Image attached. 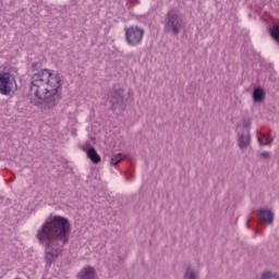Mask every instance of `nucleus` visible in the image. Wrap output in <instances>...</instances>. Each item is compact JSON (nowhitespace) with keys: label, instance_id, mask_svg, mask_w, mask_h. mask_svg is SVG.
<instances>
[{"label":"nucleus","instance_id":"obj_1","mask_svg":"<svg viewBox=\"0 0 279 279\" xmlns=\"http://www.w3.org/2000/svg\"><path fill=\"white\" fill-rule=\"evenodd\" d=\"M36 239L45 247L46 267H51L71 239V221L60 215H50L37 230Z\"/></svg>","mask_w":279,"mask_h":279},{"label":"nucleus","instance_id":"obj_2","mask_svg":"<svg viewBox=\"0 0 279 279\" xmlns=\"http://www.w3.org/2000/svg\"><path fill=\"white\" fill-rule=\"evenodd\" d=\"M60 90H62V78L56 71L44 69L32 76V102L41 110H51L58 106Z\"/></svg>","mask_w":279,"mask_h":279},{"label":"nucleus","instance_id":"obj_3","mask_svg":"<svg viewBox=\"0 0 279 279\" xmlns=\"http://www.w3.org/2000/svg\"><path fill=\"white\" fill-rule=\"evenodd\" d=\"M274 219L275 215L271 209L259 208L253 211V216H251L246 222V228H252L254 226V230L258 234V226H263V223L271 226V223H274Z\"/></svg>","mask_w":279,"mask_h":279},{"label":"nucleus","instance_id":"obj_4","mask_svg":"<svg viewBox=\"0 0 279 279\" xmlns=\"http://www.w3.org/2000/svg\"><path fill=\"white\" fill-rule=\"evenodd\" d=\"M163 24L165 32L174 34L175 36L184 29V20H182V16L178 14L175 10L168 11L163 20Z\"/></svg>","mask_w":279,"mask_h":279},{"label":"nucleus","instance_id":"obj_5","mask_svg":"<svg viewBox=\"0 0 279 279\" xmlns=\"http://www.w3.org/2000/svg\"><path fill=\"white\" fill-rule=\"evenodd\" d=\"M125 40L131 47H138L143 43L145 36V28L136 25L124 28Z\"/></svg>","mask_w":279,"mask_h":279},{"label":"nucleus","instance_id":"obj_6","mask_svg":"<svg viewBox=\"0 0 279 279\" xmlns=\"http://www.w3.org/2000/svg\"><path fill=\"white\" fill-rule=\"evenodd\" d=\"M16 90V78L10 72L0 73V95L8 97Z\"/></svg>","mask_w":279,"mask_h":279},{"label":"nucleus","instance_id":"obj_7","mask_svg":"<svg viewBox=\"0 0 279 279\" xmlns=\"http://www.w3.org/2000/svg\"><path fill=\"white\" fill-rule=\"evenodd\" d=\"M109 99L113 110H117V108H123V88L114 86L113 90L110 93Z\"/></svg>","mask_w":279,"mask_h":279},{"label":"nucleus","instance_id":"obj_8","mask_svg":"<svg viewBox=\"0 0 279 279\" xmlns=\"http://www.w3.org/2000/svg\"><path fill=\"white\" fill-rule=\"evenodd\" d=\"M77 279H97V270L93 266H85L76 275Z\"/></svg>","mask_w":279,"mask_h":279},{"label":"nucleus","instance_id":"obj_9","mask_svg":"<svg viewBox=\"0 0 279 279\" xmlns=\"http://www.w3.org/2000/svg\"><path fill=\"white\" fill-rule=\"evenodd\" d=\"M251 141L250 132L245 131L243 133H239L238 145L240 149H247V147H250Z\"/></svg>","mask_w":279,"mask_h":279},{"label":"nucleus","instance_id":"obj_10","mask_svg":"<svg viewBox=\"0 0 279 279\" xmlns=\"http://www.w3.org/2000/svg\"><path fill=\"white\" fill-rule=\"evenodd\" d=\"M87 157L94 165H99V162H101V157L97 154V150L94 147L87 150Z\"/></svg>","mask_w":279,"mask_h":279},{"label":"nucleus","instance_id":"obj_11","mask_svg":"<svg viewBox=\"0 0 279 279\" xmlns=\"http://www.w3.org/2000/svg\"><path fill=\"white\" fill-rule=\"evenodd\" d=\"M183 279H199V274L195 271L193 267L187 266L184 271Z\"/></svg>","mask_w":279,"mask_h":279},{"label":"nucleus","instance_id":"obj_12","mask_svg":"<svg viewBox=\"0 0 279 279\" xmlns=\"http://www.w3.org/2000/svg\"><path fill=\"white\" fill-rule=\"evenodd\" d=\"M253 99L255 102H260L265 99V90L263 88H256L253 92Z\"/></svg>","mask_w":279,"mask_h":279},{"label":"nucleus","instance_id":"obj_13","mask_svg":"<svg viewBox=\"0 0 279 279\" xmlns=\"http://www.w3.org/2000/svg\"><path fill=\"white\" fill-rule=\"evenodd\" d=\"M259 145H271L274 143V137L269 134H263L258 137Z\"/></svg>","mask_w":279,"mask_h":279},{"label":"nucleus","instance_id":"obj_14","mask_svg":"<svg viewBox=\"0 0 279 279\" xmlns=\"http://www.w3.org/2000/svg\"><path fill=\"white\" fill-rule=\"evenodd\" d=\"M270 36L276 43L279 44V25H274L270 31Z\"/></svg>","mask_w":279,"mask_h":279},{"label":"nucleus","instance_id":"obj_15","mask_svg":"<svg viewBox=\"0 0 279 279\" xmlns=\"http://www.w3.org/2000/svg\"><path fill=\"white\" fill-rule=\"evenodd\" d=\"M121 160H125V155H123V154L114 155V156L111 158V165H112L113 167H117V165H119V162H121Z\"/></svg>","mask_w":279,"mask_h":279},{"label":"nucleus","instance_id":"obj_16","mask_svg":"<svg viewBox=\"0 0 279 279\" xmlns=\"http://www.w3.org/2000/svg\"><path fill=\"white\" fill-rule=\"evenodd\" d=\"M278 277H279L278 275H271L270 271H264L262 272L260 279H271V278L277 279Z\"/></svg>","mask_w":279,"mask_h":279},{"label":"nucleus","instance_id":"obj_17","mask_svg":"<svg viewBox=\"0 0 279 279\" xmlns=\"http://www.w3.org/2000/svg\"><path fill=\"white\" fill-rule=\"evenodd\" d=\"M260 160H269L271 158V154L269 151H263L259 154Z\"/></svg>","mask_w":279,"mask_h":279},{"label":"nucleus","instance_id":"obj_18","mask_svg":"<svg viewBox=\"0 0 279 279\" xmlns=\"http://www.w3.org/2000/svg\"><path fill=\"white\" fill-rule=\"evenodd\" d=\"M15 177H11L9 180H5V182H14Z\"/></svg>","mask_w":279,"mask_h":279},{"label":"nucleus","instance_id":"obj_19","mask_svg":"<svg viewBox=\"0 0 279 279\" xmlns=\"http://www.w3.org/2000/svg\"><path fill=\"white\" fill-rule=\"evenodd\" d=\"M120 258V260H123V258H121V257H119Z\"/></svg>","mask_w":279,"mask_h":279},{"label":"nucleus","instance_id":"obj_20","mask_svg":"<svg viewBox=\"0 0 279 279\" xmlns=\"http://www.w3.org/2000/svg\"><path fill=\"white\" fill-rule=\"evenodd\" d=\"M277 279H279V276L277 277Z\"/></svg>","mask_w":279,"mask_h":279}]
</instances>
